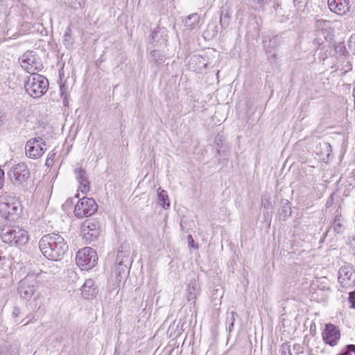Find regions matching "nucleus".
Masks as SVG:
<instances>
[{
  "label": "nucleus",
  "mask_w": 355,
  "mask_h": 355,
  "mask_svg": "<svg viewBox=\"0 0 355 355\" xmlns=\"http://www.w3.org/2000/svg\"><path fill=\"white\" fill-rule=\"evenodd\" d=\"M39 248L45 257L53 261L61 260L69 248L64 238L55 233L44 235L39 241Z\"/></svg>",
  "instance_id": "1"
},
{
  "label": "nucleus",
  "mask_w": 355,
  "mask_h": 355,
  "mask_svg": "<svg viewBox=\"0 0 355 355\" xmlns=\"http://www.w3.org/2000/svg\"><path fill=\"white\" fill-rule=\"evenodd\" d=\"M1 238L3 243L15 246L25 245L29 239L27 231L18 226L3 228Z\"/></svg>",
  "instance_id": "2"
},
{
  "label": "nucleus",
  "mask_w": 355,
  "mask_h": 355,
  "mask_svg": "<svg viewBox=\"0 0 355 355\" xmlns=\"http://www.w3.org/2000/svg\"><path fill=\"white\" fill-rule=\"evenodd\" d=\"M48 80L38 73L31 74L25 83L26 92L33 98H40L47 91Z\"/></svg>",
  "instance_id": "3"
},
{
  "label": "nucleus",
  "mask_w": 355,
  "mask_h": 355,
  "mask_svg": "<svg viewBox=\"0 0 355 355\" xmlns=\"http://www.w3.org/2000/svg\"><path fill=\"white\" fill-rule=\"evenodd\" d=\"M31 175L30 170L24 163L15 164L8 171V176L11 182L17 187L25 188V183Z\"/></svg>",
  "instance_id": "4"
},
{
  "label": "nucleus",
  "mask_w": 355,
  "mask_h": 355,
  "mask_svg": "<svg viewBox=\"0 0 355 355\" xmlns=\"http://www.w3.org/2000/svg\"><path fill=\"white\" fill-rule=\"evenodd\" d=\"M98 260L96 251L90 248L85 247L79 250L76 253V261L77 265L82 268V270H90L95 266Z\"/></svg>",
  "instance_id": "5"
},
{
  "label": "nucleus",
  "mask_w": 355,
  "mask_h": 355,
  "mask_svg": "<svg viewBox=\"0 0 355 355\" xmlns=\"http://www.w3.org/2000/svg\"><path fill=\"white\" fill-rule=\"evenodd\" d=\"M97 209L98 205L93 198L83 197L76 205L73 214L76 218H83L92 216Z\"/></svg>",
  "instance_id": "6"
},
{
  "label": "nucleus",
  "mask_w": 355,
  "mask_h": 355,
  "mask_svg": "<svg viewBox=\"0 0 355 355\" xmlns=\"http://www.w3.org/2000/svg\"><path fill=\"white\" fill-rule=\"evenodd\" d=\"M19 62L22 68L27 72L34 74L35 71H40L43 68L42 62L33 51H27L19 58Z\"/></svg>",
  "instance_id": "7"
},
{
  "label": "nucleus",
  "mask_w": 355,
  "mask_h": 355,
  "mask_svg": "<svg viewBox=\"0 0 355 355\" xmlns=\"http://www.w3.org/2000/svg\"><path fill=\"white\" fill-rule=\"evenodd\" d=\"M80 233L86 242L96 241L100 235V225L97 221L87 220L81 225Z\"/></svg>",
  "instance_id": "8"
},
{
  "label": "nucleus",
  "mask_w": 355,
  "mask_h": 355,
  "mask_svg": "<svg viewBox=\"0 0 355 355\" xmlns=\"http://www.w3.org/2000/svg\"><path fill=\"white\" fill-rule=\"evenodd\" d=\"M46 142L41 137L29 139L26 145V155L32 159L40 157L44 153Z\"/></svg>",
  "instance_id": "9"
},
{
  "label": "nucleus",
  "mask_w": 355,
  "mask_h": 355,
  "mask_svg": "<svg viewBox=\"0 0 355 355\" xmlns=\"http://www.w3.org/2000/svg\"><path fill=\"white\" fill-rule=\"evenodd\" d=\"M338 280L342 287L352 288L355 286V272L350 264H345L338 270Z\"/></svg>",
  "instance_id": "10"
},
{
  "label": "nucleus",
  "mask_w": 355,
  "mask_h": 355,
  "mask_svg": "<svg viewBox=\"0 0 355 355\" xmlns=\"http://www.w3.org/2000/svg\"><path fill=\"white\" fill-rule=\"evenodd\" d=\"M36 281L33 277H26L19 282L18 294L23 299H30L35 293Z\"/></svg>",
  "instance_id": "11"
},
{
  "label": "nucleus",
  "mask_w": 355,
  "mask_h": 355,
  "mask_svg": "<svg viewBox=\"0 0 355 355\" xmlns=\"http://www.w3.org/2000/svg\"><path fill=\"white\" fill-rule=\"evenodd\" d=\"M19 207L17 203L0 202V215L9 221H14L19 214Z\"/></svg>",
  "instance_id": "12"
},
{
  "label": "nucleus",
  "mask_w": 355,
  "mask_h": 355,
  "mask_svg": "<svg viewBox=\"0 0 355 355\" xmlns=\"http://www.w3.org/2000/svg\"><path fill=\"white\" fill-rule=\"evenodd\" d=\"M340 338L339 329L332 324H327L322 332V338L325 343L335 346Z\"/></svg>",
  "instance_id": "13"
},
{
  "label": "nucleus",
  "mask_w": 355,
  "mask_h": 355,
  "mask_svg": "<svg viewBox=\"0 0 355 355\" xmlns=\"http://www.w3.org/2000/svg\"><path fill=\"white\" fill-rule=\"evenodd\" d=\"M327 3L331 11L339 15L349 10V0H327Z\"/></svg>",
  "instance_id": "14"
},
{
  "label": "nucleus",
  "mask_w": 355,
  "mask_h": 355,
  "mask_svg": "<svg viewBox=\"0 0 355 355\" xmlns=\"http://www.w3.org/2000/svg\"><path fill=\"white\" fill-rule=\"evenodd\" d=\"M74 173L79 183V190L83 193H87L90 190V182L86 171L80 167L74 169Z\"/></svg>",
  "instance_id": "15"
},
{
  "label": "nucleus",
  "mask_w": 355,
  "mask_h": 355,
  "mask_svg": "<svg viewBox=\"0 0 355 355\" xmlns=\"http://www.w3.org/2000/svg\"><path fill=\"white\" fill-rule=\"evenodd\" d=\"M81 293L86 300H92L96 297L98 290L97 286H95L94 279H88L85 282L81 288Z\"/></svg>",
  "instance_id": "16"
},
{
  "label": "nucleus",
  "mask_w": 355,
  "mask_h": 355,
  "mask_svg": "<svg viewBox=\"0 0 355 355\" xmlns=\"http://www.w3.org/2000/svg\"><path fill=\"white\" fill-rule=\"evenodd\" d=\"M200 294V286L195 280L190 281L187 290V299L191 304L195 305L197 296Z\"/></svg>",
  "instance_id": "17"
},
{
  "label": "nucleus",
  "mask_w": 355,
  "mask_h": 355,
  "mask_svg": "<svg viewBox=\"0 0 355 355\" xmlns=\"http://www.w3.org/2000/svg\"><path fill=\"white\" fill-rule=\"evenodd\" d=\"M125 261L122 259V261L116 262V276L119 281H121V279L125 278L129 273L130 259H127L126 255H125Z\"/></svg>",
  "instance_id": "18"
},
{
  "label": "nucleus",
  "mask_w": 355,
  "mask_h": 355,
  "mask_svg": "<svg viewBox=\"0 0 355 355\" xmlns=\"http://www.w3.org/2000/svg\"><path fill=\"white\" fill-rule=\"evenodd\" d=\"M315 32L323 33V34H329L331 33V22L330 21L322 19H317L315 23Z\"/></svg>",
  "instance_id": "19"
},
{
  "label": "nucleus",
  "mask_w": 355,
  "mask_h": 355,
  "mask_svg": "<svg viewBox=\"0 0 355 355\" xmlns=\"http://www.w3.org/2000/svg\"><path fill=\"white\" fill-rule=\"evenodd\" d=\"M280 44V39L278 35L272 37L268 42L263 41V46L267 53H271V50L277 48Z\"/></svg>",
  "instance_id": "20"
},
{
  "label": "nucleus",
  "mask_w": 355,
  "mask_h": 355,
  "mask_svg": "<svg viewBox=\"0 0 355 355\" xmlns=\"http://www.w3.org/2000/svg\"><path fill=\"white\" fill-rule=\"evenodd\" d=\"M18 348L12 344L5 343L0 348V355H18Z\"/></svg>",
  "instance_id": "21"
},
{
  "label": "nucleus",
  "mask_w": 355,
  "mask_h": 355,
  "mask_svg": "<svg viewBox=\"0 0 355 355\" xmlns=\"http://www.w3.org/2000/svg\"><path fill=\"white\" fill-rule=\"evenodd\" d=\"M334 232L337 234H342L345 231L343 218L341 215H336L331 225Z\"/></svg>",
  "instance_id": "22"
},
{
  "label": "nucleus",
  "mask_w": 355,
  "mask_h": 355,
  "mask_svg": "<svg viewBox=\"0 0 355 355\" xmlns=\"http://www.w3.org/2000/svg\"><path fill=\"white\" fill-rule=\"evenodd\" d=\"M200 21V16L197 13L189 15L184 20L185 26L189 29H193Z\"/></svg>",
  "instance_id": "23"
},
{
  "label": "nucleus",
  "mask_w": 355,
  "mask_h": 355,
  "mask_svg": "<svg viewBox=\"0 0 355 355\" xmlns=\"http://www.w3.org/2000/svg\"><path fill=\"white\" fill-rule=\"evenodd\" d=\"M231 19V15L227 10H223L220 15V25L222 29H226L229 27Z\"/></svg>",
  "instance_id": "24"
},
{
  "label": "nucleus",
  "mask_w": 355,
  "mask_h": 355,
  "mask_svg": "<svg viewBox=\"0 0 355 355\" xmlns=\"http://www.w3.org/2000/svg\"><path fill=\"white\" fill-rule=\"evenodd\" d=\"M157 198L159 205L162 206L163 208H165L166 206L167 207L170 206L168 196L166 193V191L163 190L162 188H159L157 189Z\"/></svg>",
  "instance_id": "25"
},
{
  "label": "nucleus",
  "mask_w": 355,
  "mask_h": 355,
  "mask_svg": "<svg viewBox=\"0 0 355 355\" xmlns=\"http://www.w3.org/2000/svg\"><path fill=\"white\" fill-rule=\"evenodd\" d=\"M150 57L152 58L153 60H154L155 62L158 65L164 63L165 60L164 54L159 50L152 51L150 52Z\"/></svg>",
  "instance_id": "26"
},
{
  "label": "nucleus",
  "mask_w": 355,
  "mask_h": 355,
  "mask_svg": "<svg viewBox=\"0 0 355 355\" xmlns=\"http://www.w3.org/2000/svg\"><path fill=\"white\" fill-rule=\"evenodd\" d=\"M63 42L64 46L68 49L71 47L73 44V40L71 37V26H68L65 30Z\"/></svg>",
  "instance_id": "27"
},
{
  "label": "nucleus",
  "mask_w": 355,
  "mask_h": 355,
  "mask_svg": "<svg viewBox=\"0 0 355 355\" xmlns=\"http://www.w3.org/2000/svg\"><path fill=\"white\" fill-rule=\"evenodd\" d=\"M235 315L236 313L232 311L230 313H227V316L226 318V322L228 323V330L229 332H231L234 327V322L235 320Z\"/></svg>",
  "instance_id": "28"
},
{
  "label": "nucleus",
  "mask_w": 355,
  "mask_h": 355,
  "mask_svg": "<svg viewBox=\"0 0 355 355\" xmlns=\"http://www.w3.org/2000/svg\"><path fill=\"white\" fill-rule=\"evenodd\" d=\"M291 215V209L289 206L288 202H286L282 208V212L280 213V216L283 217L284 220H286V218L289 217Z\"/></svg>",
  "instance_id": "29"
},
{
  "label": "nucleus",
  "mask_w": 355,
  "mask_h": 355,
  "mask_svg": "<svg viewBox=\"0 0 355 355\" xmlns=\"http://www.w3.org/2000/svg\"><path fill=\"white\" fill-rule=\"evenodd\" d=\"M327 42L323 40V38H318L317 37L313 41V44L315 46L314 49L316 50L324 49V45Z\"/></svg>",
  "instance_id": "30"
},
{
  "label": "nucleus",
  "mask_w": 355,
  "mask_h": 355,
  "mask_svg": "<svg viewBox=\"0 0 355 355\" xmlns=\"http://www.w3.org/2000/svg\"><path fill=\"white\" fill-rule=\"evenodd\" d=\"M267 0H249L248 2L254 9H260L266 3Z\"/></svg>",
  "instance_id": "31"
},
{
  "label": "nucleus",
  "mask_w": 355,
  "mask_h": 355,
  "mask_svg": "<svg viewBox=\"0 0 355 355\" xmlns=\"http://www.w3.org/2000/svg\"><path fill=\"white\" fill-rule=\"evenodd\" d=\"M347 46L349 50H351L354 54H355V33L352 34L347 43Z\"/></svg>",
  "instance_id": "32"
},
{
  "label": "nucleus",
  "mask_w": 355,
  "mask_h": 355,
  "mask_svg": "<svg viewBox=\"0 0 355 355\" xmlns=\"http://www.w3.org/2000/svg\"><path fill=\"white\" fill-rule=\"evenodd\" d=\"M125 255L127 256V259H129V254L127 252H124L123 250H119L116 254V261L119 262V261H122V259H123V261L125 260Z\"/></svg>",
  "instance_id": "33"
},
{
  "label": "nucleus",
  "mask_w": 355,
  "mask_h": 355,
  "mask_svg": "<svg viewBox=\"0 0 355 355\" xmlns=\"http://www.w3.org/2000/svg\"><path fill=\"white\" fill-rule=\"evenodd\" d=\"M315 37H317L318 38H323V40L327 42L329 40L331 39L332 34H331V33H329V34H327V35H326V33L323 34L322 32V33L315 32Z\"/></svg>",
  "instance_id": "34"
},
{
  "label": "nucleus",
  "mask_w": 355,
  "mask_h": 355,
  "mask_svg": "<svg viewBox=\"0 0 355 355\" xmlns=\"http://www.w3.org/2000/svg\"><path fill=\"white\" fill-rule=\"evenodd\" d=\"M348 300L351 304L350 307L355 309V291L349 293Z\"/></svg>",
  "instance_id": "35"
},
{
  "label": "nucleus",
  "mask_w": 355,
  "mask_h": 355,
  "mask_svg": "<svg viewBox=\"0 0 355 355\" xmlns=\"http://www.w3.org/2000/svg\"><path fill=\"white\" fill-rule=\"evenodd\" d=\"M187 241H188L189 245L191 248H198V245L195 244L194 240H193V239L191 235H188V236H187Z\"/></svg>",
  "instance_id": "36"
},
{
  "label": "nucleus",
  "mask_w": 355,
  "mask_h": 355,
  "mask_svg": "<svg viewBox=\"0 0 355 355\" xmlns=\"http://www.w3.org/2000/svg\"><path fill=\"white\" fill-rule=\"evenodd\" d=\"M55 156V153H54L53 151L50 152L49 153L47 159L46 160V165L49 166L50 165L49 162L51 161L52 162L53 160L54 159Z\"/></svg>",
  "instance_id": "37"
},
{
  "label": "nucleus",
  "mask_w": 355,
  "mask_h": 355,
  "mask_svg": "<svg viewBox=\"0 0 355 355\" xmlns=\"http://www.w3.org/2000/svg\"><path fill=\"white\" fill-rule=\"evenodd\" d=\"M223 141L224 139L223 135L218 134L215 137L214 143L218 146L223 142Z\"/></svg>",
  "instance_id": "38"
},
{
  "label": "nucleus",
  "mask_w": 355,
  "mask_h": 355,
  "mask_svg": "<svg viewBox=\"0 0 355 355\" xmlns=\"http://www.w3.org/2000/svg\"><path fill=\"white\" fill-rule=\"evenodd\" d=\"M345 352H349L351 354L352 352L355 353V345H347L345 346Z\"/></svg>",
  "instance_id": "39"
},
{
  "label": "nucleus",
  "mask_w": 355,
  "mask_h": 355,
  "mask_svg": "<svg viewBox=\"0 0 355 355\" xmlns=\"http://www.w3.org/2000/svg\"><path fill=\"white\" fill-rule=\"evenodd\" d=\"M212 28V29H211V37H214V36H216V35H217V27H216V26H215V25H214V24H212V25L209 24V25L208 26V28ZM209 29H207V32H209Z\"/></svg>",
  "instance_id": "40"
},
{
  "label": "nucleus",
  "mask_w": 355,
  "mask_h": 355,
  "mask_svg": "<svg viewBox=\"0 0 355 355\" xmlns=\"http://www.w3.org/2000/svg\"><path fill=\"white\" fill-rule=\"evenodd\" d=\"M4 171L0 168V189L3 187L4 183Z\"/></svg>",
  "instance_id": "41"
},
{
  "label": "nucleus",
  "mask_w": 355,
  "mask_h": 355,
  "mask_svg": "<svg viewBox=\"0 0 355 355\" xmlns=\"http://www.w3.org/2000/svg\"><path fill=\"white\" fill-rule=\"evenodd\" d=\"M20 315V310L18 307L15 306L12 310V315L15 317H18Z\"/></svg>",
  "instance_id": "42"
},
{
  "label": "nucleus",
  "mask_w": 355,
  "mask_h": 355,
  "mask_svg": "<svg viewBox=\"0 0 355 355\" xmlns=\"http://www.w3.org/2000/svg\"><path fill=\"white\" fill-rule=\"evenodd\" d=\"M72 7H74V8H77L78 7L81 8V1H78L77 3H74L73 5H71Z\"/></svg>",
  "instance_id": "43"
},
{
  "label": "nucleus",
  "mask_w": 355,
  "mask_h": 355,
  "mask_svg": "<svg viewBox=\"0 0 355 355\" xmlns=\"http://www.w3.org/2000/svg\"><path fill=\"white\" fill-rule=\"evenodd\" d=\"M157 33H158L157 31H153V33H151L150 37H151L152 39L154 40L155 38V37H157Z\"/></svg>",
  "instance_id": "44"
},
{
  "label": "nucleus",
  "mask_w": 355,
  "mask_h": 355,
  "mask_svg": "<svg viewBox=\"0 0 355 355\" xmlns=\"http://www.w3.org/2000/svg\"><path fill=\"white\" fill-rule=\"evenodd\" d=\"M324 145H325L327 150H329L331 152V146L330 145V144L326 143Z\"/></svg>",
  "instance_id": "45"
},
{
  "label": "nucleus",
  "mask_w": 355,
  "mask_h": 355,
  "mask_svg": "<svg viewBox=\"0 0 355 355\" xmlns=\"http://www.w3.org/2000/svg\"><path fill=\"white\" fill-rule=\"evenodd\" d=\"M338 355H352V354H349V352H345V351H344V352H340Z\"/></svg>",
  "instance_id": "46"
},
{
  "label": "nucleus",
  "mask_w": 355,
  "mask_h": 355,
  "mask_svg": "<svg viewBox=\"0 0 355 355\" xmlns=\"http://www.w3.org/2000/svg\"><path fill=\"white\" fill-rule=\"evenodd\" d=\"M60 91H61V96H64L63 87H60Z\"/></svg>",
  "instance_id": "47"
},
{
  "label": "nucleus",
  "mask_w": 355,
  "mask_h": 355,
  "mask_svg": "<svg viewBox=\"0 0 355 355\" xmlns=\"http://www.w3.org/2000/svg\"><path fill=\"white\" fill-rule=\"evenodd\" d=\"M353 95H354V96L355 98V87H354V89H353Z\"/></svg>",
  "instance_id": "48"
},
{
  "label": "nucleus",
  "mask_w": 355,
  "mask_h": 355,
  "mask_svg": "<svg viewBox=\"0 0 355 355\" xmlns=\"http://www.w3.org/2000/svg\"><path fill=\"white\" fill-rule=\"evenodd\" d=\"M282 354H283V355H284V354H286V352L285 350H283V351H282Z\"/></svg>",
  "instance_id": "49"
},
{
  "label": "nucleus",
  "mask_w": 355,
  "mask_h": 355,
  "mask_svg": "<svg viewBox=\"0 0 355 355\" xmlns=\"http://www.w3.org/2000/svg\"><path fill=\"white\" fill-rule=\"evenodd\" d=\"M288 355H292V354L291 353L290 350L288 349ZM284 355H287V354H284Z\"/></svg>",
  "instance_id": "50"
},
{
  "label": "nucleus",
  "mask_w": 355,
  "mask_h": 355,
  "mask_svg": "<svg viewBox=\"0 0 355 355\" xmlns=\"http://www.w3.org/2000/svg\"><path fill=\"white\" fill-rule=\"evenodd\" d=\"M348 70H352V68L349 67V69L346 71H347Z\"/></svg>",
  "instance_id": "51"
},
{
  "label": "nucleus",
  "mask_w": 355,
  "mask_h": 355,
  "mask_svg": "<svg viewBox=\"0 0 355 355\" xmlns=\"http://www.w3.org/2000/svg\"><path fill=\"white\" fill-rule=\"evenodd\" d=\"M75 197L78 198V194H76Z\"/></svg>",
  "instance_id": "52"
},
{
  "label": "nucleus",
  "mask_w": 355,
  "mask_h": 355,
  "mask_svg": "<svg viewBox=\"0 0 355 355\" xmlns=\"http://www.w3.org/2000/svg\"><path fill=\"white\" fill-rule=\"evenodd\" d=\"M247 1H248L249 0H247Z\"/></svg>",
  "instance_id": "53"
}]
</instances>
